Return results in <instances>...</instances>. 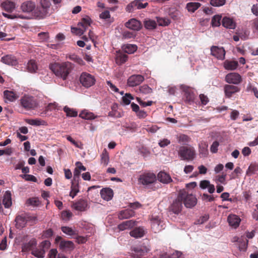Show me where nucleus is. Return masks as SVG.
<instances>
[{
  "mask_svg": "<svg viewBox=\"0 0 258 258\" xmlns=\"http://www.w3.org/2000/svg\"><path fill=\"white\" fill-rule=\"evenodd\" d=\"M50 69L58 77L66 80L72 69V64L69 62L55 63L50 66Z\"/></svg>",
  "mask_w": 258,
  "mask_h": 258,
  "instance_id": "nucleus-1",
  "label": "nucleus"
},
{
  "mask_svg": "<svg viewBox=\"0 0 258 258\" xmlns=\"http://www.w3.org/2000/svg\"><path fill=\"white\" fill-rule=\"evenodd\" d=\"M178 155L181 160L192 161L195 158L196 153L193 147L181 146L179 148Z\"/></svg>",
  "mask_w": 258,
  "mask_h": 258,
  "instance_id": "nucleus-2",
  "label": "nucleus"
},
{
  "mask_svg": "<svg viewBox=\"0 0 258 258\" xmlns=\"http://www.w3.org/2000/svg\"><path fill=\"white\" fill-rule=\"evenodd\" d=\"M50 246V242L48 240L42 241L38 246L33 248L31 253L37 258H44L45 252Z\"/></svg>",
  "mask_w": 258,
  "mask_h": 258,
  "instance_id": "nucleus-3",
  "label": "nucleus"
},
{
  "mask_svg": "<svg viewBox=\"0 0 258 258\" xmlns=\"http://www.w3.org/2000/svg\"><path fill=\"white\" fill-rule=\"evenodd\" d=\"M55 242L58 244L59 247L63 251H70L74 249L75 246L73 242L62 239L60 236H57Z\"/></svg>",
  "mask_w": 258,
  "mask_h": 258,
  "instance_id": "nucleus-4",
  "label": "nucleus"
},
{
  "mask_svg": "<svg viewBox=\"0 0 258 258\" xmlns=\"http://www.w3.org/2000/svg\"><path fill=\"white\" fill-rule=\"evenodd\" d=\"M180 195L186 208H190L196 205L197 200L194 195L188 194L185 191L180 193Z\"/></svg>",
  "mask_w": 258,
  "mask_h": 258,
  "instance_id": "nucleus-5",
  "label": "nucleus"
},
{
  "mask_svg": "<svg viewBox=\"0 0 258 258\" xmlns=\"http://www.w3.org/2000/svg\"><path fill=\"white\" fill-rule=\"evenodd\" d=\"M80 81L82 85L86 88L90 87L95 83V79L94 77L86 72L83 73L81 74L80 78Z\"/></svg>",
  "mask_w": 258,
  "mask_h": 258,
  "instance_id": "nucleus-6",
  "label": "nucleus"
},
{
  "mask_svg": "<svg viewBox=\"0 0 258 258\" xmlns=\"http://www.w3.org/2000/svg\"><path fill=\"white\" fill-rule=\"evenodd\" d=\"M22 106L26 109H34L37 106L36 100L32 96H24L20 100Z\"/></svg>",
  "mask_w": 258,
  "mask_h": 258,
  "instance_id": "nucleus-7",
  "label": "nucleus"
},
{
  "mask_svg": "<svg viewBox=\"0 0 258 258\" xmlns=\"http://www.w3.org/2000/svg\"><path fill=\"white\" fill-rule=\"evenodd\" d=\"M151 228L154 233H158L164 228V223L158 216H154L151 220Z\"/></svg>",
  "mask_w": 258,
  "mask_h": 258,
  "instance_id": "nucleus-8",
  "label": "nucleus"
},
{
  "mask_svg": "<svg viewBox=\"0 0 258 258\" xmlns=\"http://www.w3.org/2000/svg\"><path fill=\"white\" fill-rule=\"evenodd\" d=\"M138 180L143 185H148L153 183L156 180V176L154 174L151 173L143 174L140 176Z\"/></svg>",
  "mask_w": 258,
  "mask_h": 258,
  "instance_id": "nucleus-9",
  "label": "nucleus"
},
{
  "mask_svg": "<svg viewBox=\"0 0 258 258\" xmlns=\"http://www.w3.org/2000/svg\"><path fill=\"white\" fill-rule=\"evenodd\" d=\"M211 53L219 59L223 60L225 58V50L223 47L213 46L211 48Z\"/></svg>",
  "mask_w": 258,
  "mask_h": 258,
  "instance_id": "nucleus-10",
  "label": "nucleus"
},
{
  "mask_svg": "<svg viewBox=\"0 0 258 258\" xmlns=\"http://www.w3.org/2000/svg\"><path fill=\"white\" fill-rule=\"evenodd\" d=\"M28 219L35 222L37 220L36 217H27L25 215H19L16 218V225L18 228L23 227L26 224Z\"/></svg>",
  "mask_w": 258,
  "mask_h": 258,
  "instance_id": "nucleus-11",
  "label": "nucleus"
},
{
  "mask_svg": "<svg viewBox=\"0 0 258 258\" xmlns=\"http://www.w3.org/2000/svg\"><path fill=\"white\" fill-rule=\"evenodd\" d=\"M144 80V78L141 75H134L127 80V85L130 87H135L140 85Z\"/></svg>",
  "mask_w": 258,
  "mask_h": 258,
  "instance_id": "nucleus-12",
  "label": "nucleus"
},
{
  "mask_svg": "<svg viewBox=\"0 0 258 258\" xmlns=\"http://www.w3.org/2000/svg\"><path fill=\"white\" fill-rule=\"evenodd\" d=\"M225 81L229 84H238L241 81V76L236 73H230L225 77Z\"/></svg>",
  "mask_w": 258,
  "mask_h": 258,
  "instance_id": "nucleus-13",
  "label": "nucleus"
},
{
  "mask_svg": "<svg viewBox=\"0 0 258 258\" xmlns=\"http://www.w3.org/2000/svg\"><path fill=\"white\" fill-rule=\"evenodd\" d=\"M232 242H237L240 251H245L247 248L248 240L244 236H241L240 238L234 236L232 239Z\"/></svg>",
  "mask_w": 258,
  "mask_h": 258,
  "instance_id": "nucleus-14",
  "label": "nucleus"
},
{
  "mask_svg": "<svg viewBox=\"0 0 258 258\" xmlns=\"http://www.w3.org/2000/svg\"><path fill=\"white\" fill-rule=\"evenodd\" d=\"M126 28L134 31H139L142 28L141 23L136 19L133 18L125 23Z\"/></svg>",
  "mask_w": 258,
  "mask_h": 258,
  "instance_id": "nucleus-15",
  "label": "nucleus"
},
{
  "mask_svg": "<svg viewBox=\"0 0 258 258\" xmlns=\"http://www.w3.org/2000/svg\"><path fill=\"white\" fill-rule=\"evenodd\" d=\"M182 199L179 194L171 206V209L174 213L178 214L180 212L182 208Z\"/></svg>",
  "mask_w": 258,
  "mask_h": 258,
  "instance_id": "nucleus-16",
  "label": "nucleus"
},
{
  "mask_svg": "<svg viewBox=\"0 0 258 258\" xmlns=\"http://www.w3.org/2000/svg\"><path fill=\"white\" fill-rule=\"evenodd\" d=\"M101 198L107 201L111 200L113 197V190L109 187H105L100 190Z\"/></svg>",
  "mask_w": 258,
  "mask_h": 258,
  "instance_id": "nucleus-17",
  "label": "nucleus"
},
{
  "mask_svg": "<svg viewBox=\"0 0 258 258\" xmlns=\"http://www.w3.org/2000/svg\"><path fill=\"white\" fill-rule=\"evenodd\" d=\"M227 220L229 225L234 228L238 227L241 221L240 218L238 216L234 214L229 215Z\"/></svg>",
  "mask_w": 258,
  "mask_h": 258,
  "instance_id": "nucleus-18",
  "label": "nucleus"
},
{
  "mask_svg": "<svg viewBox=\"0 0 258 258\" xmlns=\"http://www.w3.org/2000/svg\"><path fill=\"white\" fill-rule=\"evenodd\" d=\"M147 230L143 227H139L136 228L130 232V234L132 237L138 238L144 236L146 233Z\"/></svg>",
  "mask_w": 258,
  "mask_h": 258,
  "instance_id": "nucleus-19",
  "label": "nucleus"
},
{
  "mask_svg": "<svg viewBox=\"0 0 258 258\" xmlns=\"http://www.w3.org/2000/svg\"><path fill=\"white\" fill-rule=\"evenodd\" d=\"M1 61L3 63L9 66H15L18 63L16 57L10 54L6 55L2 57Z\"/></svg>",
  "mask_w": 258,
  "mask_h": 258,
  "instance_id": "nucleus-20",
  "label": "nucleus"
},
{
  "mask_svg": "<svg viewBox=\"0 0 258 258\" xmlns=\"http://www.w3.org/2000/svg\"><path fill=\"white\" fill-rule=\"evenodd\" d=\"M79 116L82 119L86 120H93L97 118V116L95 115L93 112L87 109H84L81 111Z\"/></svg>",
  "mask_w": 258,
  "mask_h": 258,
  "instance_id": "nucleus-21",
  "label": "nucleus"
},
{
  "mask_svg": "<svg viewBox=\"0 0 258 258\" xmlns=\"http://www.w3.org/2000/svg\"><path fill=\"white\" fill-rule=\"evenodd\" d=\"M87 207V203L86 201L84 200H80L77 202L74 203L72 205V208L75 210L79 211H85Z\"/></svg>",
  "mask_w": 258,
  "mask_h": 258,
  "instance_id": "nucleus-22",
  "label": "nucleus"
},
{
  "mask_svg": "<svg viewBox=\"0 0 258 258\" xmlns=\"http://www.w3.org/2000/svg\"><path fill=\"white\" fill-rule=\"evenodd\" d=\"M225 94L226 97H230L232 94L239 91V89L236 86L227 85L224 88Z\"/></svg>",
  "mask_w": 258,
  "mask_h": 258,
  "instance_id": "nucleus-23",
  "label": "nucleus"
},
{
  "mask_svg": "<svg viewBox=\"0 0 258 258\" xmlns=\"http://www.w3.org/2000/svg\"><path fill=\"white\" fill-rule=\"evenodd\" d=\"M37 246V241L35 239H31L28 242L24 244L22 246V250L24 251H31Z\"/></svg>",
  "mask_w": 258,
  "mask_h": 258,
  "instance_id": "nucleus-24",
  "label": "nucleus"
},
{
  "mask_svg": "<svg viewBox=\"0 0 258 258\" xmlns=\"http://www.w3.org/2000/svg\"><path fill=\"white\" fill-rule=\"evenodd\" d=\"M136 225V221L135 220H128L124 221L121 224H119L118 228L120 230L123 231L125 229H130L133 228Z\"/></svg>",
  "mask_w": 258,
  "mask_h": 258,
  "instance_id": "nucleus-25",
  "label": "nucleus"
},
{
  "mask_svg": "<svg viewBox=\"0 0 258 258\" xmlns=\"http://www.w3.org/2000/svg\"><path fill=\"white\" fill-rule=\"evenodd\" d=\"M222 25L224 27L229 29H234L236 27L235 22L229 17H224L222 20Z\"/></svg>",
  "mask_w": 258,
  "mask_h": 258,
  "instance_id": "nucleus-26",
  "label": "nucleus"
},
{
  "mask_svg": "<svg viewBox=\"0 0 258 258\" xmlns=\"http://www.w3.org/2000/svg\"><path fill=\"white\" fill-rule=\"evenodd\" d=\"M3 204L6 208H8L12 204V195L9 191H6L4 195Z\"/></svg>",
  "mask_w": 258,
  "mask_h": 258,
  "instance_id": "nucleus-27",
  "label": "nucleus"
},
{
  "mask_svg": "<svg viewBox=\"0 0 258 258\" xmlns=\"http://www.w3.org/2000/svg\"><path fill=\"white\" fill-rule=\"evenodd\" d=\"M134 215L135 212L133 210L127 209L120 211L118 214V218L120 219H128L134 216Z\"/></svg>",
  "mask_w": 258,
  "mask_h": 258,
  "instance_id": "nucleus-28",
  "label": "nucleus"
},
{
  "mask_svg": "<svg viewBox=\"0 0 258 258\" xmlns=\"http://www.w3.org/2000/svg\"><path fill=\"white\" fill-rule=\"evenodd\" d=\"M158 179L164 183H168L172 181L170 175L165 172H160L157 176Z\"/></svg>",
  "mask_w": 258,
  "mask_h": 258,
  "instance_id": "nucleus-29",
  "label": "nucleus"
},
{
  "mask_svg": "<svg viewBox=\"0 0 258 258\" xmlns=\"http://www.w3.org/2000/svg\"><path fill=\"white\" fill-rule=\"evenodd\" d=\"M35 4L32 2H26L21 5V9L24 12L30 13L34 10Z\"/></svg>",
  "mask_w": 258,
  "mask_h": 258,
  "instance_id": "nucleus-30",
  "label": "nucleus"
},
{
  "mask_svg": "<svg viewBox=\"0 0 258 258\" xmlns=\"http://www.w3.org/2000/svg\"><path fill=\"white\" fill-rule=\"evenodd\" d=\"M238 67L237 61L226 60L224 62V67L227 70H235Z\"/></svg>",
  "mask_w": 258,
  "mask_h": 258,
  "instance_id": "nucleus-31",
  "label": "nucleus"
},
{
  "mask_svg": "<svg viewBox=\"0 0 258 258\" xmlns=\"http://www.w3.org/2000/svg\"><path fill=\"white\" fill-rule=\"evenodd\" d=\"M127 57V56L125 54L117 51L115 56L116 63L118 64H121L126 61Z\"/></svg>",
  "mask_w": 258,
  "mask_h": 258,
  "instance_id": "nucleus-32",
  "label": "nucleus"
},
{
  "mask_svg": "<svg viewBox=\"0 0 258 258\" xmlns=\"http://www.w3.org/2000/svg\"><path fill=\"white\" fill-rule=\"evenodd\" d=\"M2 6L5 10L9 12H12L15 9V4L9 1H7L3 3Z\"/></svg>",
  "mask_w": 258,
  "mask_h": 258,
  "instance_id": "nucleus-33",
  "label": "nucleus"
},
{
  "mask_svg": "<svg viewBox=\"0 0 258 258\" xmlns=\"http://www.w3.org/2000/svg\"><path fill=\"white\" fill-rule=\"evenodd\" d=\"M5 98L10 102L15 101L18 97V95L14 92L8 90L5 91L4 92Z\"/></svg>",
  "mask_w": 258,
  "mask_h": 258,
  "instance_id": "nucleus-34",
  "label": "nucleus"
},
{
  "mask_svg": "<svg viewBox=\"0 0 258 258\" xmlns=\"http://www.w3.org/2000/svg\"><path fill=\"white\" fill-rule=\"evenodd\" d=\"M201 6V4L197 2L188 3L186 5V8L189 12L194 13Z\"/></svg>",
  "mask_w": 258,
  "mask_h": 258,
  "instance_id": "nucleus-35",
  "label": "nucleus"
},
{
  "mask_svg": "<svg viewBox=\"0 0 258 258\" xmlns=\"http://www.w3.org/2000/svg\"><path fill=\"white\" fill-rule=\"evenodd\" d=\"M109 162V154L106 149H104L101 155V163L104 166H106Z\"/></svg>",
  "mask_w": 258,
  "mask_h": 258,
  "instance_id": "nucleus-36",
  "label": "nucleus"
},
{
  "mask_svg": "<svg viewBox=\"0 0 258 258\" xmlns=\"http://www.w3.org/2000/svg\"><path fill=\"white\" fill-rule=\"evenodd\" d=\"M91 20L89 17L83 18L82 21L78 23V26L81 28V29H84V32L90 26Z\"/></svg>",
  "mask_w": 258,
  "mask_h": 258,
  "instance_id": "nucleus-37",
  "label": "nucleus"
},
{
  "mask_svg": "<svg viewBox=\"0 0 258 258\" xmlns=\"http://www.w3.org/2000/svg\"><path fill=\"white\" fill-rule=\"evenodd\" d=\"M184 90L185 92L186 101L189 104H191L194 101L195 96L193 92H190L187 87L184 88Z\"/></svg>",
  "mask_w": 258,
  "mask_h": 258,
  "instance_id": "nucleus-38",
  "label": "nucleus"
},
{
  "mask_svg": "<svg viewBox=\"0 0 258 258\" xmlns=\"http://www.w3.org/2000/svg\"><path fill=\"white\" fill-rule=\"evenodd\" d=\"M199 153L203 156H206L208 154V144L205 142H202L199 144Z\"/></svg>",
  "mask_w": 258,
  "mask_h": 258,
  "instance_id": "nucleus-39",
  "label": "nucleus"
},
{
  "mask_svg": "<svg viewBox=\"0 0 258 258\" xmlns=\"http://www.w3.org/2000/svg\"><path fill=\"white\" fill-rule=\"evenodd\" d=\"M258 171V165L256 163H251L249 166L247 171L246 174L248 176H251Z\"/></svg>",
  "mask_w": 258,
  "mask_h": 258,
  "instance_id": "nucleus-40",
  "label": "nucleus"
},
{
  "mask_svg": "<svg viewBox=\"0 0 258 258\" xmlns=\"http://www.w3.org/2000/svg\"><path fill=\"white\" fill-rule=\"evenodd\" d=\"M145 27L149 30H153L156 28L157 26L156 22L153 20L146 19L144 21Z\"/></svg>",
  "mask_w": 258,
  "mask_h": 258,
  "instance_id": "nucleus-41",
  "label": "nucleus"
},
{
  "mask_svg": "<svg viewBox=\"0 0 258 258\" xmlns=\"http://www.w3.org/2000/svg\"><path fill=\"white\" fill-rule=\"evenodd\" d=\"M40 4L42 9V12L41 14L42 16L48 11L50 6V3L49 0H40Z\"/></svg>",
  "mask_w": 258,
  "mask_h": 258,
  "instance_id": "nucleus-42",
  "label": "nucleus"
},
{
  "mask_svg": "<svg viewBox=\"0 0 258 258\" xmlns=\"http://www.w3.org/2000/svg\"><path fill=\"white\" fill-rule=\"evenodd\" d=\"M123 49L126 53L132 54L137 50V46L135 44H127L124 45Z\"/></svg>",
  "mask_w": 258,
  "mask_h": 258,
  "instance_id": "nucleus-43",
  "label": "nucleus"
},
{
  "mask_svg": "<svg viewBox=\"0 0 258 258\" xmlns=\"http://www.w3.org/2000/svg\"><path fill=\"white\" fill-rule=\"evenodd\" d=\"M26 122L27 123L34 126H39L42 125H45L46 124L45 121L41 120L40 119H29L26 120Z\"/></svg>",
  "mask_w": 258,
  "mask_h": 258,
  "instance_id": "nucleus-44",
  "label": "nucleus"
},
{
  "mask_svg": "<svg viewBox=\"0 0 258 258\" xmlns=\"http://www.w3.org/2000/svg\"><path fill=\"white\" fill-rule=\"evenodd\" d=\"M63 111L66 113V115L68 117H76L78 115L77 111L67 106L64 107Z\"/></svg>",
  "mask_w": 258,
  "mask_h": 258,
  "instance_id": "nucleus-45",
  "label": "nucleus"
},
{
  "mask_svg": "<svg viewBox=\"0 0 258 258\" xmlns=\"http://www.w3.org/2000/svg\"><path fill=\"white\" fill-rule=\"evenodd\" d=\"M27 68L29 72H35L37 70V65L35 61L33 60H30L27 63Z\"/></svg>",
  "mask_w": 258,
  "mask_h": 258,
  "instance_id": "nucleus-46",
  "label": "nucleus"
},
{
  "mask_svg": "<svg viewBox=\"0 0 258 258\" xmlns=\"http://www.w3.org/2000/svg\"><path fill=\"white\" fill-rule=\"evenodd\" d=\"M226 174L218 175L214 177V181L216 182L217 184H220V183H221L225 185L226 184Z\"/></svg>",
  "mask_w": 258,
  "mask_h": 258,
  "instance_id": "nucleus-47",
  "label": "nucleus"
},
{
  "mask_svg": "<svg viewBox=\"0 0 258 258\" xmlns=\"http://www.w3.org/2000/svg\"><path fill=\"white\" fill-rule=\"evenodd\" d=\"M61 230L64 233L70 236H72L77 234L76 230L70 227H62Z\"/></svg>",
  "mask_w": 258,
  "mask_h": 258,
  "instance_id": "nucleus-48",
  "label": "nucleus"
},
{
  "mask_svg": "<svg viewBox=\"0 0 258 258\" xmlns=\"http://www.w3.org/2000/svg\"><path fill=\"white\" fill-rule=\"evenodd\" d=\"M133 99L134 98L131 94L126 93L122 97V104L124 105H129Z\"/></svg>",
  "mask_w": 258,
  "mask_h": 258,
  "instance_id": "nucleus-49",
  "label": "nucleus"
},
{
  "mask_svg": "<svg viewBox=\"0 0 258 258\" xmlns=\"http://www.w3.org/2000/svg\"><path fill=\"white\" fill-rule=\"evenodd\" d=\"M177 140L179 143L186 144L189 141V138L183 134H180L177 136Z\"/></svg>",
  "mask_w": 258,
  "mask_h": 258,
  "instance_id": "nucleus-50",
  "label": "nucleus"
},
{
  "mask_svg": "<svg viewBox=\"0 0 258 258\" xmlns=\"http://www.w3.org/2000/svg\"><path fill=\"white\" fill-rule=\"evenodd\" d=\"M222 16L219 15H215L212 19V25L213 27H218L220 25Z\"/></svg>",
  "mask_w": 258,
  "mask_h": 258,
  "instance_id": "nucleus-51",
  "label": "nucleus"
},
{
  "mask_svg": "<svg viewBox=\"0 0 258 258\" xmlns=\"http://www.w3.org/2000/svg\"><path fill=\"white\" fill-rule=\"evenodd\" d=\"M136 9H142L145 8L148 6L147 2L143 3L144 0H135Z\"/></svg>",
  "mask_w": 258,
  "mask_h": 258,
  "instance_id": "nucleus-52",
  "label": "nucleus"
},
{
  "mask_svg": "<svg viewBox=\"0 0 258 258\" xmlns=\"http://www.w3.org/2000/svg\"><path fill=\"white\" fill-rule=\"evenodd\" d=\"M157 23L159 25L166 26L170 23V21L167 18H157Z\"/></svg>",
  "mask_w": 258,
  "mask_h": 258,
  "instance_id": "nucleus-53",
  "label": "nucleus"
},
{
  "mask_svg": "<svg viewBox=\"0 0 258 258\" xmlns=\"http://www.w3.org/2000/svg\"><path fill=\"white\" fill-rule=\"evenodd\" d=\"M149 250V249H146V250L145 251L143 249L136 248L134 250L135 253L133 254L134 256L135 257H136L137 258H140V257H139L140 255H144L145 252H147Z\"/></svg>",
  "mask_w": 258,
  "mask_h": 258,
  "instance_id": "nucleus-54",
  "label": "nucleus"
},
{
  "mask_svg": "<svg viewBox=\"0 0 258 258\" xmlns=\"http://www.w3.org/2000/svg\"><path fill=\"white\" fill-rule=\"evenodd\" d=\"M42 12V7H38L36 9H34V15L36 17L39 18H43L45 16L47 15L48 14V11H47L44 14H43L42 16L41 15V13Z\"/></svg>",
  "mask_w": 258,
  "mask_h": 258,
  "instance_id": "nucleus-55",
  "label": "nucleus"
},
{
  "mask_svg": "<svg viewBox=\"0 0 258 258\" xmlns=\"http://www.w3.org/2000/svg\"><path fill=\"white\" fill-rule=\"evenodd\" d=\"M71 31L74 34L81 36L83 35L84 33V29H81V28H80L78 26L77 27H72Z\"/></svg>",
  "mask_w": 258,
  "mask_h": 258,
  "instance_id": "nucleus-56",
  "label": "nucleus"
},
{
  "mask_svg": "<svg viewBox=\"0 0 258 258\" xmlns=\"http://www.w3.org/2000/svg\"><path fill=\"white\" fill-rule=\"evenodd\" d=\"M79 192V189L78 187V185H75L74 182H72V187H71V191L70 193V196L74 198L77 193Z\"/></svg>",
  "mask_w": 258,
  "mask_h": 258,
  "instance_id": "nucleus-57",
  "label": "nucleus"
},
{
  "mask_svg": "<svg viewBox=\"0 0 258 258\" xmlns=\"http://www.w3.org/2000/svg\"><path fill=\"white\" fill-rule=\"evenodd\" d=\"M226 0H211L210 4L214 7H221L225 5Z\"/></svg>",
  "mask_w": 258,
  "mask_h": 258,
  "instance_id": "nucleus-58",
  "label": "nucleus"
},
{
  "mask_svg": "<svg viewBox=\"0 0 258 258\" xmlns=\"http://www.w3.org/2000/svg\"><path fill=\"white\" fill-rule=\"evenodd\" d=\"M140 91L143 94H149L152 92V89L146 85H143L140 88Z\"/></svg>",
  "mask_w": 258,
  "mask_h": 258,
  "instance_id": "nucleus-59",
  "label": "nucleus"
},
{
  "mask_svg": "<svg viewBox=\"0 0 258 258\" xmlns=\"http://www.w3.org/2000/svg\"><path fill=\"white\" fill-rule=\"evenodd\" d=\"M58 105L55 102L49 103L46 107V111H52L53 110H59Z\"/></svg>",
  "mask_w": 258,
  "mask_h": 258,
  "instance_id": "nucleus-60",
  "label": "nucleus"
},
{
  "mask_svg": "<svg viewBox=\"0 0 258 258\" xmlns=\"http://www.w3.org/2000/svg\"><path fill=\"white\" fill-rule=\"evenodd\" d=\"M72 216V213L69 211H63L61 213L62 218L64 220H69Z\"/></svg>",
  "mask_w": 258,
  "mask_h": 258,
  "instance_id": "nucleus-61",
  "label": "nucleus"
},
{
  "mask_svg": "<svg viewBox=\"0 0 258 258\" xmlns=\"http://www.w3.org/2000/svg\"><path fill=\"white\" fill-rule=\"evenodd\" d=\"M106 83L110 91L114 92H118L119 91L118 89L114 85H113L110 81H107L106 82Z\"/></svg>",
  "mask_w": 258,
  "mask_h": 258,
  "instance_id": "nucleus-62",
  "label": "nucleus"
},
{
  "mask_svg": "<svg viewBox=\"0 0 258 258\" xmlns=\"http://www.w3.org/2000/svg\"><path fill=\"white\" fill-rule=\"evenodd\" d=\"M39 39L41 41H46L49 38V35L47 32H41L38 34Z\"/></svg>",
  "mask_w": 258,
  "mask_h": 258,
  "instance_id": "nucleus-63",
  "label": "nucleus"
},
{
  "mask_svg": "<svg viewBox=\"0 0 258 258\" xmlns=\"http://www.w3.org/2000/svg\"><path fill=\"white\" fill-rule=\"evenodd\" d=\"M170 144V140H168L167 139H164L162 140H161L158 144L160 146V147L162 148L165 147L167 146L168 145Z\"/></svg>",
  "mask_w": 258,
  "mask_h": 258,
  "instance_id": "nucleus-64",
  "label": "nucleus"
}]
</instances>
